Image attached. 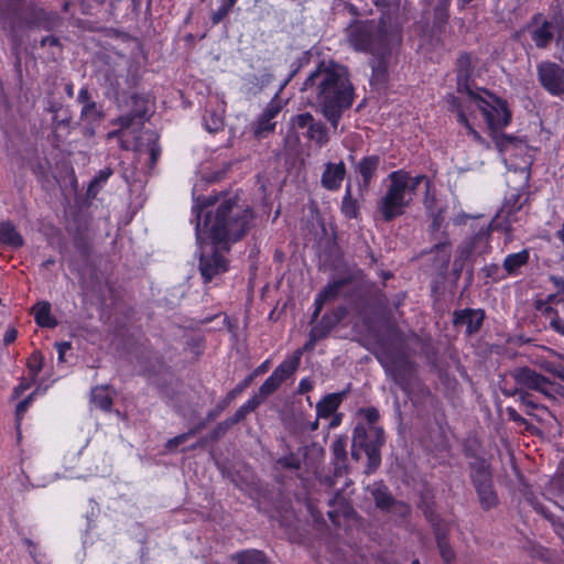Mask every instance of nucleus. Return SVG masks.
I'll list each match as a JSON object with an SVG mask.
<instances>
[{"mask_svg":"<svg viewBox=\"0 0 564 564\" xmlns=\"http://www.w3.org/2000/svg\"><path fill=\"white\" fill-rule=\"evenodd\" d=\"M147 148L150 155L149 167L154 169L160 156H161V145L159 143V137L153 132L150 133V138L148 139Z\"/></svg>","mask_w":564,"mask_h":564,"instance_id":"c03bdc74","label":"nucleus"},{"mask_svg":"<svg viewBox=\"0 0 564 564\" xmlns=\"http://www.w3.org/2000/svg\"><path fill=\"white\" fill-rule=\"evenodd\" d=\"M389 334L391 348L393 339L398 336V330L391 324ZM390 373H392L395 383L399 384L406 394H410L420 384L414 364L406 356L394 360L390 358Z\"/></svg>","mask_w":564,"mask_h":564,"instance_id":"9b49d317","label":"nucleus"},{"mask_svg":"<svg viewBox=\"0 0 564 564\" xmlns=\"http://www.w3.org/2000/svg\"><path fill=\"white\" fill-rule=\"evenodd\" d=\"M421 183L429 187L424 175L411 176L404 171L390 173V219L404 213Z\"/></svg>","mask_w":564,"mask_h":564,"instance_id":"6e6552de","label":"nucleus"},{"mask_svg":"<svg viewBox=\"0 0 564 564\" xmlns=\"http://www.w3.org/2000/svg\"><path fill=\"white\" fill-rule=\"evenodd\" d=\"M358 416L362 419L354 429L351 457L356 462L366 459L365 473H375L381 464V446L384 444V430L377 426L379 411L375 406L361 408Z\"/></svg>","mask_w":564,"mask_h":564,"instance_id":"39448f33","label":"nucleus"},{"mask_svg":"<svg viewBox=\"0 0 564 564\" xmlns=\"http://www.w3.org/2000/svg\"><path fill=\"white\" fill-rule=\"evenodd\" d=\"M468 100L482 113L490 132L501 131L510 123L511 111L505 99L481 89L478 93L469 91Z\"/></svg>","mask_w":564,"mask_h":564,"instance_id":"0eeeda50","label":"nucleus"},{"mask_svg":"<svg viewBox=\"0 0 564 564\" xmlns=\"http://www.w3.org/2000/svg\"><path fill=\"white\" fill-rule=\"evenodd\" d=\"M433 527L435 531L437 547L443 561L445 564H455V552L451 547L447 540V524L443 521H437L433 523Z\"/></svg>","mask_w":564,"mask_h":564,"instance_id":"a878e982","label":"nucleus"},{"mask_svg":"<svg viewBox=\"0 0 564 564\" xmlns=\"http://www.w3.org/2000/svg\"><path fill=\"white\" fill-rule=\"evenodd\" d=\"M275 464L284 469L297 470L301 468V459L292 452L285 456L279 457Z\"/></svg>","mask_w":564,"mask_h":564,"instance_id":"a18cd8bd","label":"nucleus"},{"mask_svg":"<svg viewBox=\"0 0 564 564\" xmlns=\"http://www.w3.org/2000/svg\"><path fill=\"white\" fill-rule=\"evenodd\" d=\"M432 267L440 275H444L448 269L451 261L452 250L448 240H443L431 249Z\"/></svg>","mask_w":564,"mask_h":564,"instance_id":"b1692460","label":"nucleus"},{"mask_svg":"<svg viewBox=\"0 0 564 564\" xmlns=\"http://www.w3.org/2000/svg\"><path fill=\"white\" fill-rule=\"evenodd\" d=\"M251 384V378H245L238 382L227 394L217 402L214 409L208 411L207 421H215L230 404Z\"/></svg>","mask_w":564,"mask_h":564,"instance_id":"5701e85b","label":"nucleus"},{"mask_svg":"<svg viewBox=\"0 0 564 564\" xmlns=\"http://www.w3.org/2000/svg\"><path fill=\"white\" fill-rule=\"evenodd\" d=\"M345 392H334L324 395L316 404L317 419H329L344 401Z\"/></svg>","mask_w":564,"mask_h":564,"instance_id":"bb28decb","label":"nucleus"},{"mask_svg":"<svg viewBox=\"0 0 564 564\" xmlns=\"http://www.w3.org/2000/svg\"><path fill=\"white\" fill-rule=\"evenodd\" d=\"M300 361L301 351H295L291 358L283 360L260 386L257 394L262 400L273 394L297 370Z\"/></svg>","mask_w":564,"mask_h":564,"instance_id":"2eb2a0df","label":"nucleus"},{"mask_svg":"<svg viewBox=\"0 0 564 564\" xmlns=\"http://www.w3.org/2000/svg\"><path fill=\"white\" fill-rule=\"evenodd\" d=\"M22 542L26 546L30 556L36 562L37 544L29 538H22Z\"/></svg>","mask_w":564,"mask_h":564,"instance_id":"338daca9","label":"nucleus"},{"mask_svg":"<svg viewBox=\"0 0 564 564\" xmlns=\"http://www.w3.org/2000/svg\"><path fill=\"white\" fill-rule=\"evenodd\" d=\"M389 506H390V514L391 513H394L395 511H399V513L404 517L405 514L409 513L410 511V508L408 505H404V503H401V502H398L395 501L394 499H392L390 497V502H389Z\"/></svg>","mask_w":564,"mask_h":564,"instance_id":"e2e57ef3","label":"nucleus"},{"mask_svg":"<svg viewBox=\"0 0 564 564\" xmlns=\"http://www.w3.org/2000/svg\"><path fill=\"white\" fill-rule=\"evenodd\" d=\"M276 128V121H271L261 115L252 124L253 135L257 139L267 138L270 133L274 132Z\"/></svg>","mask_w":564,"mask_h":564,"instance_id":"58836bf2","label":"nucleus"},{"mask_svg":"<svg viewBox=\"0 0 564 564\" xmlns=\"http://www.w3.org/2000/svg\"><path fill=\"white\" fill-rule=\"evenodd\" d=\"M63 25V18L61 14L53 10H46L37 6H29L25 10L24 19L18 15L14 10L10 12V8L0 7V28L8 33L13 45L19 46L21 37L19 30L25 26L26 29L44 30L46 32H54Z\"/></svg>","mask_w":564,"mask_h":564,"instance_id":"423d86ee","label":"nucleus"},{"mask_svg":"<svg viewBox=\"0 0 564 564\" xmlns=\"http://www.w3.org/2000/svg\"><path fill=\"white\" fill-rule=\"evenodd\" d=\"M132 100V109L129 113L122 115L118 118V123L121 129H129L134 121L138 119L142 121L148 111V99L139 94H133L131 96Z\"/></svg>","mask_w":564,"mask_h":564,"instance_id":"4be33fe9","label":"nucleus"},{"mask_svg":"<svg viewBox=\"0 0 564 564\" xmlns=\"http://www.w3.org/2000/svg\"><path fill=\"white\" fill-rule=\"evenodd\" d=\"M368 491L379 509L382 511L388 510V486L383 480L377 481L372 486H368Z\"/></svg>","mask_w":564,"mask_h":564,"instance_id":"4c0bfd02","label":"nucleus"},{"mask_svg":"<svg viewBox=\"0 0 564 564\" xmlns=\"http://www.w3.org/2000/svg\"><path fill=\"white\" fill-rule=\"evenodd\" d=\"M554 24L549 21L542 13H534L530 21L517 32L516 39L520 34L528 32L534 46L539 50H545L554 40Z\"/></svg>","mask_w":564,"mask_h":564,"instance_id":"ddd939ff","label":"nucleus"},{"mask_svg":"<svg viewBox=\"0 0 564 564\" xmlns=\"http://www.w3.org/2000/svg\"><path fill=\"white\" fill-rule=\"evenodd\" d=\"M470 69V55L467 53L462 54L457 59V89L459 93L466 91L467 96H469V91H473L467 85Z\"/></svg>","mask_w":564,"mask_h":564,"instance_id":"2f4dec72","label":"nucleus"},{"mask_svg":"<svg viewBox=\"0 0 564 564\" xmlns=\"http://www.w3.org/2000/svg\"><path fill=\"white\" fill-rule=\"evenodd\" d=\"M380 165V158L378 155H368L361 159L356 166V172L362 178V186L368 187L372 177L375 176Z\"/></svg>","mask_w":564,"mask_h":564,"instance_id":"7c9ffc66","label":"nucleus"},{"mask_svg":"<svg viewBox=\"0 0 564 564\" xmlns=\"http://www.w3.org/2000/svg\"><path fill=\"white\" fill-rule=\"evenodd\" d=\"M229 558L236 564H273L265 552L258 549L238 551L232 553Z\"/></svg>","mask_w":564,"mask_h":564,"instance_id":"c85d7f7f","label":"nucleus"},{"mask_svg":"<svg viewBox=\"0 0 564 564\" xmlns=\"http://www.w3.org/2000/svg\"><path fill=\"white\" fill-rule=\"evenodd\" d=\"M470 479L481 509L490 510L496 508L499 503V498L494 487L490 465L485 458L476 457L470 463Z\"/></svg>","mask_w":564,"mask_h":564,"instance_id":"9d476101","label":"nucleus"},{"mask_svg":"<svg viewBox=\"0 0 564 564\" xmlns=\"http://www.w3.org/2000/svg\"><path fill=\"white\" fill-rule=\"evenodd\" d=\"M72 111L69 108L52 116V143L59 147L72 132Z\"/></svg>","mask_w":564,"mask_h":564,"instance_id":"a211bd4d","label":"nucleus"},{"mask_svg":"<svg viewBox=\"0 0 564 564\" xmlns=\"http://www.w3.org/2000/svg\"><path fill=\"white\" fill-rule=\"evenodd\" d=\"M291 123L295 130H305L304 138L314 142L318 148H323L329 142V130L326 123L315 120L310 112L293 116Z\"/></svg>","mask_w":564,"mask_h":564,"instance_id":"4468645a","label":"nucleus"},{"mask_svg":"<svg viewBox=\"0 0 564 564\" xmlns=\"http://www.w3.org/2000/svg\"><path fill=\"white\" fill-rule=\"evenodd\" d=\"M349 46L371 55L370 85L377 86L388 80V24L383 15L379 21L352 20L345 29Z\"/></svg>","mask_w":564,"mask_h":564,"instance_id":"20e7f679","label":"nucleus"},{"mask_svg":"<svg viewBox=\"0 0 564 564\" xmlns=\"http://www.w3.org/2000/svg\"><path fill=\"white\" fill-rule=\"evenodd\" d=\"M218 202L216 195L198 196L192 207L193 221L195 223L196 239L202 238L203 229L210 240L214 250L210 254H202L199 258V272L204 283H209L214 278L229 270V261L218 248L229 251L230 246L243 239L254 226L256 213L249 207H241L235 198L223 200L214 213L205 210Z\"/></svg>","mask_w":564,"mask_h":564,"instance_id":"f257e3e1","label":"nucleus"},{"mask_svg":"<svg viewBox=\"0 0 564 564\" xmlns=\"http://www.w3.org/2000/svg\"><path fill=\"white\" fill-rule=\"evenodd\" d=\"M323 338L318 337V335H316L314 332H312L310 329V333H308V339L306 340V343L304 344L303 348L302 349H299L297 351H301V354L303 351H312L317 341L322 340Z\"/></svg>","mask_w":564,"mask_h":564,"instance_id":"680f3d73","label":"nucleus"},{"mask_svg":"<svg viewBox=\"0 0 564 564\" xmlns=\"http://www.w3.org/2000/svg\"><path fill=\"white\" fill-rule=\"evenodd\" d=\"M51 303L48 301H40L32 307L35 324L42 328H55L58 325L57 318L51 313Z\"/></svg>","mask_w":564,"mask_h":564,"instance_id":"cd10ccee","label":"nucleus"},{"mask_svg":"<svg viewBox=\"0 0 564 564\" xmlns=\"http://www.w3.org/2000/svg\"><path fill=\"white\" fill-rule=\"evenodd\" d=\"M55 348L57 351L58 361H65V354L72 349V344L69 341H59L55 344Z\"/></svg>","mask_w":564,"mask_h":564,"instance_id":"0e129e2a","label":"nucleus"},{"mask_svg":"<svg viewBox=\"0 0 564 564\" xmlns=\"http://www.w3.org/2000/svg\"><path fill=\"white\" fill-rule=\"evenodd\" d=\"M234 424L228 420H224L223 422L218 423L209 433L208 438L210 442H216L220 437H223L231 427Z\"/></svg>","mask_w":564,"mask_h":564,"instance_id":"09e8293b","label":"nucleus"},{"mask_svg":"<svg viewBox=\"0 0 564 564\" xmlns=\"http://www.w3.org/2000/svg\"><path fill=\"white\" fill-rule=\"evenodd\" d=\"M346 176V166L343 161L338 163L328 162L325 164L321 177L322 186L327 191H338Z\"/></svg>","mask_w":564,"mask_h":564,"instance_id":"412c9836","label":"nucleus"},{"mask_svg":"<svg viewBox=\"0 0 564 564\" xmlns=\"http://www.w3.org/2000/svg\"><path fill=\"white\" fill-rule=\"evenodd\" d=\"M40 46L42 48H44L46 46L56 47L59 51H62V47H63L59 39L55 35H47V36L42 37V40L40 41Z\"/></svg>","mask_w":564,"mask_h":564,"instance_id":"052dcab7","label":"nucleus"},{"mask_svg":"<svg viewBox=\"0 0 564 564\" xmlns=\"http://www.w3.org/2000/svg\"><path fill=\"white\" fill-rule=\"evenodd\" d=\"M511 377L517 386L512 395H519L521 402L527 406L535 409L538 404L533 402L531 395L524 391L525 389L539 392L546 398L553 397L554 384L546 377L529 367L514 369L511 372Z\"/></svg>","mask_w":564,"mask_h":564,"instance_id":"1a4fd4ad","label":"nucleus"},{"mask_svg":"<svg viewBox=\"0 0 564 564\" xmlns=\"http://www.w3.org/2000/svg\"><path fill=\"white\" fill-rule=\"evenodd\" d=\"M495 147L500 153L509 152L519 148L523 141L522 139L502 133L501 131L490 132Z\"/></svg>","mask_w":564,"mask_h":564,"instance_id":"72a5a7b5","label":"nucleus"},{"mask_svg":"<svg viewBox=\"0 0 564 564\" xmlns=\"http://www.w3.org/2000/svg\"><path fill=\"white\" fill-rule=\"evenodd\" d=\"M333 8L337 13H347L358 20L357 18L364 13V10L354 0H334Z\"/></svg>","mask_w":564,"mask_h":564,"instance_id":"ea45409f","label":"nucleus"},{"mask_svg":"<svg viewBox=\"0 0 564 564\" xmlns=\"http://www.w3.org/2000/svg\"><path fill=\"white\" fill-rule=\"evenodd\" d=\"M307 62V57H306V53L304 54V56L300 57V58H296L292 64H291V70H290V74L283 85V87L290 83L292 80V78L297 74V72L302 68V66L304 65V63Z\"/></svg>","mask_w":564,"mask_h":564,"instance_id":"13d9d810","label":"nucleus"},{"mask_svg":"<svg viewBox=\"0 0 564 564\" xmlns=\"http://www.w3.org/2000/svg\"><path fill=\"white\" fill-rule=\"evenodd\" d=\"M282 110V104H281V100L278 98V95H275L270 101L269 104L267 105V107L263 109L261 116L271 120V121H274V119L276 118V116L281 112Z\"/></svg>","mask_w":564,"mask_h":564,"instance_id":"49530a36","label":"nucleus"},{"mask_svg":"<svg viewBox=\"0 0 564 564\" xmlns=\"http://www.w3.org/2000/svg\"><path fill=\"white\" fill-rule=\"evenodd\" d=\"M484 318L485 314L481 310L465 308L454 312L453 323L456 327L465 326L466 334L473 335L480 329Z\"/></svg>","mask_w":564,"mask_h":564,"instance_id":"aec40b11","label":"nucleus"},{"mask_svg":"<svg viewBox=\"0 0 564 564\" xmlns=\"http://www.w3.org/2000/svg\"><path fill=\"white\" fill-rule=\"evenodd\" d=\"M536 77L540 86L551 96L564 95V67L551 61H543L536 65Z\"/></svg>","mask_w":564,"mask_h":564,"instance_id":"f8f14e48","label":"nucleus"},{"mask_svg":"<svg viewBox=\"0 0 564 564\" xmlns=\"http://www.w3.org/2000/svg\"><path fill=\"white\" fill-rule=\"evenodd\" d=\"M44 357L40 350H34L26 360L29 376L36 380L43 369Z\"/></svg>","mask_w":564,"mask_h":564,"instance_id":"37998d69","label":"nucleus"},{"mask_svg":"<svg viewBox=\"0 0 564 564\" xmlns=\"http://www.w3.org/2000/svg\"><path fill=\"white\" fill-rule=\"evenodd\" d=\"M350 278H341L338 280H335L333 282H329L327 285H325L315 296L314 300V311L312 314V323L317 321L318 316L322 313V310L324 305L330 301L336 300L343 288H345L348 283H350Z\"/></svg>","mask_w":564,"mask_h":564,"instance_id":"f3484780","label":"nucleus"},{"mask_svg":"<svg viewBox=\"0 0 564 564\" xmlns=\"http://www.w3.org/2000/svg\"><path fill=\"white\" fill-rule=\"evenodd\" d=\"M529 199V193L524 189H510L496 218L506 230H511L513 224L518 221L517 214L523 208Z\"/></svg>","mask_w":564,"mask_h":564,"instance_id":"dca6fc26","label":"nucleus"},{"mask_svg":"<svg viewBox=\"0 0 564 564\" xmlns=\"http://www.w3.org/2000/svg\"><path fill=\"white\" fill-rule=\"evenodd\" d=\"M69 108L68 106L63 105L62 101H58L53 98H48L46 100L45 111L51 113L52 116L55 113H59V111Z\"/></svg>","mask_w":564,"mask_h":564,"instance_id":"4d7b16f0","label":"nucleus"},{"mask_svg":"<svg viewBox=\"0 0 564 564\" xmlns=\"http://www.w3.org/2000/svg\"><path fill=\"white\" fill-rule=\"evenodd\" d=\"M346 299L348 306L339 305L324 313L311 330L324 339L350 312L388 375V303L384 293L375 284L360 283L351 289Z\"/></svg>","mask_w":564,"mask_h":564,"instance_id":"f03ea898","label":"nucleus"},{"mask_svg":"<svg viewBox=\"0 0 564 564\" xmlns=\"http://www.w3.org/2000/svg\"><path fill=\"white\" fill-rule=\"evenodd\" d=\"M104 117L102 106L97 102L86 105L80 109V120L93 130L100 124Z\"/></svg>","mask_w":564,"mask_h":564,"instance_id":"473e14b6","label":"nucleus"},{"mask_svg":"<svg viewBox=\"0 0 564 564\" xmlns=\"http://www.w3.org/2000/svg\"><path fill=\"white\" fill-rule=\"evenodd\" d=\"M0 246L19 250L24 246V238L10 220L0 221Z\"/></svg>","mask_w":564,"mask_h":564,"instance_id":"393cba45","label":"nucleus"},{"mask_svg":"<svg viewBox=\"0 0 564 564\" xmlns=\"http://www.w3.org/2000/svg\"><path fill=\"white\" fill-rule=\"evenodd\" d=\"M91 402L96 408L108 412L111 410L113 399L109 392L108 386H97L91 390Z\"/></svg>","mask_w":564,"mask_h":564,"instance_id":"c9c22d12","label":"nucleus"},{"mask_svg":"<svg viewBox=\"0 0 564 564\" xmlns=\"http://www.w3.org/2000/svg\"><path fill=\"white\" fill-rule=\"evenodd\" d=\"M224 126V119L216 113H212L208 118L205 119V129L210 133H217L221 131Z\"/></svg>","mask_w":564,"mask_h":564,"instance_id":"3c124183","label":"nucleus"},{"mask_svg":"<svg viewBox=\"0 0 564 564\" xmlns=\"http://www.w3.org/2000/svg\"><path fill=\"white\" fill-rule=\"evenodd\" d=\"M237 0H221L220 6L216 11L210 14V22L213 26L221 23L236 6Z\"/></svg>","mask_w":564,"mask_h":564,"instance_id":"a19ab883","label":"nucleus"},{"mask_svg":"<svg viewBox=\"0 0 564 564\" xmlns=\"http://www.w3.org/2000/svg\"><path fill=\"white\" fill-rule=\"evenodd\" d=\"M113 174V171L111 167H105L102 170H99L98 173L93 177L90 181L87 193L88 195L96 196L98 193L100 186L105 184L109 177Z\"/></svg>","mask_w":564,"mask_h":564,"instance_id":"79ce46f5","label":"nucleus"},{"mask_svg":"<svg viewBox=\"0 0 564 564\" xmlns=\"http://www.w3.org/2000/svg\"><path fill=\"white\" fill-rule=\"evenodd\" d=\"M448 11L435 8L433 17V31L443 33L448 22Z\"/></svg>","mask_w":564,"mask_h":564,"instance_id":"de8ad7c7","label":"nucleus"},{"mask_svg":"<svg viewBox=\"0 0 564 564\" xmlns=\"http://www.w3.org/2000/svg\"><path fill=\"white\" fill-rule=\"evenodd\" d=\"M564 494V470L555 474L545 485L543 495L549 500H554Z\"/></svg>","mask_w":564,"mask_h":564,"instance_id":"e433bc0d","label":"nucleus"},{"mask_svg":"<svg viewBox=\"0 0 564 564\" xmlns=\"http://www.w3.org/2000/svg\"><path fill=\"white\" fill-rule=\"evenodd\" d=\"M333 460L347 462L346 440L338 437L332 444Z\"/></svg>","mask_w":564,"mask_h":564,"instance_id":"8fccbe9b","label":"nucleus"},{"mask_svg":"<svg viewBox=\"0 0 564 564\" xmlns=\"http://www.w3.org/2000/svg\"><path fill=\"white\" fill-rule=\"evenodd\" d=\"M333 465H334V470H333V477H327L326 478V484L328 486H334L336 484V480L339 478V477H343L346 471H347V465H346V462L344 460H333Z\"/></svg>","mask_w":564,"mask_h":564,"instance_id":"864d4df0","label":"nucleus"},{"mask_svg":"<svg viewBox=\"0 0 564 564\" xmlns=\"http://www.w3.org/2000/svg\"><path fill=\"white\" fill-rule=\"evenodd\" d=\"M36 380H33V377L30 376V378H22L18 386L13 389V398L21 397L28 389H30Z\"/></svg>","mask_w":564,"mask_h":564,"instance_id":"5fc2aeb1","label":"nucleus"},{"mask_svg":"<svg viewBox=\"0 0 564 564\" xmlns=\"http://www.w3.org/2000/svg\"><path fill=\"white\" fill-rule=\"evenodd\" d=\"M185 441V436L180 434V435H176L170 440H167L166 444H165V448L167 451H174L177 446H180L181 444H183Z\"/></svg>","mask_w":564,"mask_h":564,"instance_id":"774afa93","label":"nucleus"},{"mask_svg":"<svg viewBox=\"0 0 564 564\" xmlns=\"http://www.w3.org/2000/svg\"><path fill=\"white\" fill-rule=\"evenodd\" d=\"M449 101V110L456 111L457 113V121L462 124L463 130L460 131V134L470 137L476 143L485 145L486 148H489V144L485 141V139L480 135V133L470 124L465 111L463 102L459 98L451 95L448 97Z\"/></svg>","mask_w":564,"mask_h":564,"instance_id":"6ab92c4d","label":"nucleus"},{"mask_svg":"<svg viewBox=\"0 0 564 564\" xmlns=\"http://www.w3.org/2000/svg\"><path fill=\"white\" fill-rule=\"evenodd\" d=\"M550 327L557 334L564 336V322L557 313H555V316L551 317Z\"/></svg>","mask_w":564,"mask_h":564,"instance_id":"69168bd1","label":"nucleus"},{"mask_svg":"<svg viewBox=\"0 0 564 564\" xmlns=\"http://www.w3.org/2000/svg\"><path fill=\"white\" fill-rule=\"evenodd\" d=\"M34 392L21 400L15 406V422L18 426L21 424L23 416L33 401Z\"/></svg>","mask_w":564,"mask_h":564,"instance_id":"603ef678","label":"nucleus"},{"mask_svg":"<svg viewBox=\"0 0 564 564\" xmlns=\"http://www.w3.org/2000/svg\"><path fill=\"white\" fill-rule=\"evenodd\" d=\"M301 90L308 94L311 105L334 130L357 97L348 68L332 59L319 61L303 82Z\"/></svg>","mask_w":564,"mask_h":564,"instance_id":"7ed1b4c3","label":"nucleus"},{"mask_svg":"<svg viewBox=\"0 0 564 564\" xmlns=\"http://www.w3.org/2000/svg\"><path fill=\"white\" fill-rule=\"evenodd\" d=\"M340 212L347 219H356L360 214L359 203L351 194V185L348 183L341 198Z\"/></svg>","mask_w":564,"mask_h":564,"instance_id":"f704fd0d","label":"nucleus"},{"mask_svg":"<svg viewBox=\"0 0 564 564\" xmlns=\"http://www.w3.org/2000/svg\"><path fill=\"white\" fill-rule=\"evenodd\" d=\"M77 102L82 105V107L96 102L93 98L91 91L89 90L88 86L80 87L77 95Z\"/></svg>","mask_w":564,"mask_h":564,"instance_id":"6e6d98bb","label":"nucleus"},{"mask_svg":"<svg viewBox=\"0 0 564 564\" xmlns=\"http://www.w3.org/2000/svg\"><path fill=\"white\" fill-rule=\"evenodd\" d=\"M263 402L262 398L258 394L252 395L243 404H241L242 410L247 412V414H250L251 412L256 411V409Z\"/></svg>","mask_w":564,"mask_h":564,"instance_id":"bf43d9fd","label":"nucleus"},{"mask_svg":"<svg viewBox=\"0 0 564 564\" xmlns=\"http://www.w3.org/2000/svg\"><path fill=\"white\" fill-rule=\"evenodd\" d=\"M530 260V250L522 249L519 252L506 256L502 268L510 276L520 274V269L525 267Z\"/></svg>","mask_w":564,"mask_h":564,"instance_id":"c756f323","label":"nucleus"}]
</instances>
